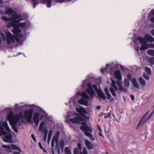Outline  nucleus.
I'll list each match as a JSON object with an SVG mask.
<instances>
[{"label": "nucleus", "instance_id": "obj_1", "mask_svg": "<svg viewBox=\"0 0 154 154\" xmlns=\"http://www.w3.org/2000/svg\"><path fill=\"white\" fill-rule=\"evenodd\" d=\"M6 14H9L11 16V18H8L4 15L2 17V20L7 22H10L7 26L8 27L12 26L14 27L13 29L12 30V32L15 35L19 37H21L22 35L21 34V30L19 29L21 27L23 29H26L30 26V23L28 21L21 23L17 24L20 21L23 20L21 15L18 14L17 12L13 11L11 8L7 9L5 12Z\"/></svg>", "mask_w": 154, "mask_h": 154}, {"label": "nucleus", "instance_id": "obj_2", "mask_svg": "<svg viewBox=\"0 0 154 154\" xmlns=\"http://www.w3.org/2000/svg\"><path fill=\"white\" fill-rule=\"evenodd\" d=\"M90 79L91 78H89V79H86L83 81L84 83L82 85V88H84L85 85L87 84L88 88L86 89V92L91 97L94 95L95 91H96L98 95L100 98H101L104 100H105L106 96L102 91L100 89L99 90L98 89L96 85L94 84L92 85L91 83L89 82Z\"/></svg>", "mask_w": 154, "mask_h": 154}, {"label": "nucleus", "instance_id": "obj_3", "mask_svg": "<svg viewBox=\"0 0 154 154\" xmlns=\"http://www.w3.org/2000/svg\"><path fill=\"white\" fill-rule=\"evenodd\" d=\"M76 110L82 115L78 114H75L74 115L76 116L73 118H70L69 119V121L74 123L78 124L83 121V118L87 119V117L85 114H87V112L85 109L80 107L79 108H77Z\"/></svg>", "mask_w": 154, "mask_h": 154}, {"label": "nucleus", "instance_id": "obj_4", "mask_svg": "<svg viewBox=\"0 0 154 154\" xmlns=\"http://www.w3.org/2000/svg\"><path fill=\"white\" fill-rule=\"evenodd\" d=\"M8 118L10 121V123L13 129L17 133L18 130L16 125L19 123V125L20 124V123L19 122V118L17 115H14L13 112H11L8 116Z\"/></svg>", "mask_w": 154, "mask_h": 154}, {"label": "nucleus", "instance_id": "obj_5", "mask_svg": "<svg viewBox=\"0 0 154 154\" xmlns=\"http://www.w3.org/2000/svg\"><path fill=\"white\" fill-rule=\"evenodd\" d=\"M33 113V110L32 109L26 110L24 112H20L18 114L15 115H17L19 118V120L20 119H26L28 122H31L32 119Z\"/></svg>", "mask_w": 154, "mask_h": 154}, {"label": "nucleus", "instance_id": "obj_6", "mask_svg": "<svg viewBox=\"0 0 154 154\" xmlns=\"http://www.w3.org/2000/svg\"><path fill=\"white\" fill-rule=\"evenodd\" d=\"M3 135L4 137H3V140L4 142L8 143H13L12 141V135L5 131L3 127L0 126V136Z\"/></svg>", "mask_w": 154, "mask_h": 154}, {"label": "nucleus", "instance_id": "obj_7", "mask_svg": "<svg viewBox=\"0 0 154 154\" xmlns=\"http://www.w3.org/2000/svg\"><path fill=\"white\" fill-rule=\"evenodd\" d=\"M114 74L118 80L116 81L117 84L118 86L119 90L121 91L126 92L127 89L122 87L121 85L122 83V76L119 70L116 71Z\"/></svg>", "mask_w": 154, "mask_h": 154}, {"label": "nucleus", "instance_id": "obj_8", "mask_svg": "<svg viewBox=\"0 0 154 154\" xmlns=\"http://www.w3.org/2000/svg\"><path fill=\"white\" fill-rule=\"evenodd\" d=\"M5 35L7 44L10 45L12 43H14V42L15 40H16L17 42L19 41L18 39L16 38L9 32H6L5 33Z\"/></svg>", "mask_w": 154, "mask_h": 154}, {"label": "nucleus", "instance_id": "obj_9", "mask_svg": "<svg viewBox=\"0 0 154 154\" xmlns=\"http://www.w3.org/2000/svg\"><path fill=\"white\" fill-rule=\"evenodd\" d=\"M149 113V112H147L143 115V116L137 125V127H138L139 126L142 125L146 120L149 119L154 114V109L148 117H147V116H148Z\"/></svg>", "mask_w": 154, "mask_h": 154}, {"label": "nucleus", "instance_id": "obj_10", "mask_svg": "<svg viewBox=\"0 0 154 154\" xmlns=\"http://www.w3.org/2000/svg\"><path fill=\"white\" fill-rule=\"evenodd\" d=\"M118 90V89L116 85L115 82L113 80H112V83L111 85V87L109 88V90L114 97L116 96V93H117Z\"/></svg>", "mask_w": 154, "mask_h": 154}, {"label": "nucleus", "instance_id": "obj_11", "mask_svg": "<svg viewBox=\"0 0 154 154\" xmlns=\"http://www.w3.org/2000/svg\"><path fill=\"white\" fill-rule=\"evenodd\" d=\"M60 132L59 131H57L55 136L53 137L51 142V146L53 148L54 146L55 142L56 143L55 147L57 148V146L58 145V139L59 137L60 134Z\"/></svg>", "mask_w": 154, "mask_h": 154}, {"label": "nucleus", "instance_id": "obj_12", "mask_svg": "<svg viewBox=\"0 0 154 154\" xmlns=\"http://www.w3.org/2000/svg\"><path fill=\"white\" fill-rule=\"evenodd\" d=\"M2 147L4 148L7 149L8 152H11V148L13 150H18L20 152H21L20 149L17 146L13 144H11V146L10 145H2Z\"/></svg>", "mask_w": 154, "mask_h": 154}, {"label": "nucleus", "instance_id": "obj_13", "mask_svg": "<svg viewBox=\"0 0 154 154\" xmlns=\"http://www.w3.org/2000/svg\"><path fill=\"white\" fill-rule=\"evenodd\" d=\"M82 125L83 126H81L80 127V129L82 130L84 133L85 131H89L90 132H92L93 130L89 126L86 125V124L85 122H82Z\"/></svg>", "mask_w": 154, "mask_h": 154}, {"label": "nucleus", "instance_id": "obj_14", "mask_svg": "<svg viewBox=\"0 0 154 154\" xmlns=\"http://www.w3.org/2000/svg\"><path fill=\"white\" fill-rule=\"evenodd\" d=\"M146 41L149 42H154V38L149 34H146L144 36Z\"/></svg>", "mask_w": 154, "mask_h": 154}, {"label": "nucleus", "instance_id": "obj_15", "mask_svg": "<svg viewBox=\"0 0 154 154\" xmlns=\"http://www.w3.org/2000/svg\"><path fill=\"white\" fill-rule=\"evenodd\" d=\"M85 146L88 149L90 150L94 148L93 145L89 141L85 140Z\"/></svg>", "mask_w": 154, "mask_h": 154}, {"label": "nucleus", "instance_id": "obj_16", "mask_svg": "<svg viewBox=\"0 0 154 154\" xmlns=\"http://www.w3.org/2000/svg\"><path fill=\"white\" fill-rule=\"evenodd\" d=\"M88 131H85L84 132L85 134L89 137L91 140L93 141L95 140V138L93 136V135L90 133L88 132Z\"/></svg>", "mask_w": 154, "mask_h": 154}, {"label": "nucleus", "instance_id": "obj_17", "mask_svg": "<svg viewBox=\"0 0 154 154\" xmlns=\"http://www.w3.org/2000/svg\"><path fill=\"white\" fill-rule=\"evenodd\" d=\"M78 103L87 106L88 103V101L87 100L83 98H82L78 101Z\"/></svg>", "mask_w": 154, "mask_h": 154}, {"label": "nucleus", "instance_id": "obj_18", "mask_svg": "<svg viewBox=\"0 0 154 154\" xmlns=\"http://www.w3.org/2000/svg\"><path fill=\"white\" fill-rule=\"evenodd\" d=\"M3 126L5 127L6 130L7 131L11 132L10 129L8 126L7 122L6 120H5L4 122H2Z\"/></svg>", "mask_w": 154, "mask_h": 154}, {"label": "nucleus", "instance_id": "obj_19", "mask_svg": "<svg viewBox=\"0 0 154 154\" xmlns=\"http://www.w3.org/2000/svg\"><path fill=\"white\" fill-rule=\"evenodd\" d=\"M39 114L38 113L35 112L33 115V119L34 121H39Z\"/></svg>", "mask_w": 154, "mask_h": 154}, {"label": "nucleus", "instance_id": "obj_20", "mask_svg": "<svg viewBox=\"0 0 154 154\" xmlns=\"http://www.w3.org/2000/svg\"><path fill=\"white\" fill-rule=\"evenodd\" d=\"M132 83L134 86L136 88L139 89L140 88L139 85L137 83L136 79L134 78L132 80Z\"/></svg>", "mask_w": 154, "mask_h": 154}, {"label": "nucleus", "instance_id": "obj_21", "mask_svg": "<svg viewBox=\"0 0 154 154\" xmlns=\"http://www.w3.org/2000/svg\"><path fill=\"white\" fill-rule=\"evenodd\" d=\"M44 4H47V6L48 8H50L51 6V0H42Z\"/></svg>", "mask_w": 154, "mask_h": 154}, {"label": "nucleus", "instance_id": "obj_22", "mask_svg": "<svg viewBox=\"0 0 154 154\" xmlns=\"http://www.w3.org/2000/svg\"><path fill=\"white\" fill-rule=\"evenodd\" d=\"M137 40L139 41L140 43H146V41L145 38H142L140 36H139L137 38Z\"/></svg>", "mask_w": 154, "mask_h": 154}, {"label": "nucleus", "instance_id": "obj_23", "mask_svg": "<svg viewBox=\"0 0 154 154\" xmlns=\"http://www.w3.org/2000/svg\"><path fill=\"white\" fill-rule=\"evenodd\" d=\"M6 40L5 36L4 33H1L0 34V44L2 42V41L5 42Z\"/></svg>", "mask_w": 154, "mask_h": 154}, {"label": "nucleus", "instance_id": "obj_24", "mask_svg": "<svg viewBox=\"0 0 154 154\" xmlns=\"http://www.w3.org/2000/svg\"><path fill=\"white\" fill-rule=\"evenodd\" d=\"M149 48V45L147 44L146 43L142 44L141 45L140 50H145Z\"/></svg>", "mask_w": 154, "mask_h": 154}, {"label": "nucleus", "instance_id": "obj_25", "mask_svg": "<svg viewBox=\"0 0 154 154\" xmlns=\"http://www.w3.org/2000/svg\"><path fill=\"white\" fill-rule=\"evenodd\" d=\"M44 126V122H42L40 124L39 128V131L41 132L42 131Z\"/></svg>", "mask_w": 154, "mask_h": 154}, {"label": "nucleus", "instance_id": "obj_26", "mask_svg": "<svg viewBox=\"0 0 154 154\" xmlns=\"http://www.w3.org/2000/svg\"><path fill=\"white\" fill-rule=\"evenodd\" d=\"M139 80L140 84L143 86H144L145 85L146 82L142 77H140L139 79Z\"/></svg>", "mask_w": 154, "mask_h": 154}, {"label": "nucleus", "instance_id": "obj_27", "mask_svg": "<svg viewBox=\"0 0 154 154\" xmlns=\"http://www.w3.org/2000/svg\"><path fill=\"white\" fill-rule=\"evenodd\" d=\"M65 152L66 154H72L71 149L68 147H65Z\"/></svg>", "mask_w": 154, "mask_h": 154}, {"label": "nucleus", "instance_id": "obj_28", "mask_svg": "<svg viewBox=\"0 0 154 154\" xmlns=\"http://www.w3.org/2000/svg\"><path fill=\"white\" fill-rule=\"evenodd\" d=\"M76 102V97H74L71 98L69 100V103L70 104H74Z\"/></svg>", "mask_w": 154, "mask_h": 154}, {"label": "nucleus", "instance_id": "obj_29", "mask_svg": "<svg viewBox=\"0 0 154 154\" xmlns=\"http://www.w3.org/2000/svg\"><path fill=\"white\" fill-rule=\"evenodd\" d=\"M82 96L86 99L87 100H88L89 98V97L88 95L85 92H83L82 94Z\"/></svg>", "mask_w": 154, "mask_h": 154}, {"label": "nucleus", "instance_id": "obj_30", "mask_svg": "<svg viewBox=\"0 0 154 154\" xmlns=\"http://www.w3.org/2000/svg\"><path fill=\"white\" fill-rule=\"evenodd\" d=\"M147 53L149 54L154 56V50L152 49H149L147 51Z\"/></svg>", "mask_w": 154, "mask_h": 154}, {"label": "nucleus", "instance_id": "obj_31", "mask_svg": "<svg viewBox=\"0 0 154 154\" xmlns=\"http://www.w3.org/2000/svg\"><path fill=\"white\" fill-rule=\"evenodd\" d=\"M124 84L125 86L128 87L130 85L129 80L127 79H125L124 80Z\"/></svg>", "mask_w": 154, "mask_h": 154}, {"label": "nucleus", "instance_id": "obj_32", "mask_svg": "<svg viewBox=\"0 0 154 154\" xmlns=\"http://www.w3.org/2000/svg\"><path fill=\"white\" fill-rule=\"evenodd\" d=\"M145 71L146 73L149 75H150L151 74V70L149 68L146 67L145 69Z\"/></svg>", "mask_w": 154, "mask_h": 154}, {"label": "nucleus", "instance_id": "obj_33", "mask_svg": "<svg viewBox=\"0 0 154 154\" xmlns=\"http://www.w3.org/2000/svg\"><path fill=\"white\" fill-rule=\"evenodd\" d=\"M64 144V141L63 140H61L60 142V146L62 149H63Z\"/></svg>", "mask_w": 154, "mask_h": 154}, {"label": "nucleus", "instance_id": "obj_34", "mask_svg": "<svg viewBox=\"0 0 154 154\" xmlns=\"http://www.w3.org/2000/svg\"><path fill=\"white\" fill-rule=\"evenodd\" d=\"M149 62L152 64H154V57H150L148 60Z\"/></svg>", "mask_w": 154, "mask_h": 154}, {"label": "nucleus", "instance_id": "obj_35", "mask_svg": "<svg viewBox=\"0 0 154 154\" xmlns=\"http://www.w3.org/2000/svg\"><path fill=\"white\" fill-rule=\"evenodd\" d=\"M48 131L47 130L44 133L43 140L45 142L46 141V139H47V134H48Z\"/></svg>", "mask_w": 154, "mask_h": 154}, {"label": "nucleus", "instance_id": "obj_36", "mask_svg": "<svg viewBox=\"0 0 154 154\" xmlns=\"http://www.w3.org/2000/svg\"><path fill=\"white\" fill-rule=\"evenodd\" d=\"M109 64H106V67L104 69H100V71L102 73H103L105 71H106L108 67V66H109Z\"/></svg>", "mask_w": 154, "mask_h": 154}, {"label": "nucleus", "instance_id": "obj_37", "mask_svg": "<svg viewBox=\"0 0 154 154\" xmlns=\"http://www.w3.org/2000/svg\"><path fill=\"white\" fill-rule=\"evenodd\" d=\"M80 154H88V152L86 148L84 147L83 148V152H81Z\"/></svg>", "mask_w": 154, "mask_h": 154}, {"label": "nucleus", "instance_id": "obj_38", "mask_svg": "<svg viewBox=\"0 0 154 154\" xmlns=\"http://www.w3.org/2000/svg\"><path fill=\"white\" fill-rule=\"evenodd\" d=\"M149 75L148 74H146L145 73H143V76L146 79L149 80Z\"/></svg>", "mask_w": 154, "mask_h": 154}, {"label": "nucleus", "instance_id": "obj_39", "mask_svg": "<svg viewBox=\"0 0 154 154\" xmlns=\"http://www.w3.org/2000/svg\"><path fill=\"white\" fill-rule=\"evenodd\" d=\"M53 132L51 130H50L49 131L48 136V137L51 138Z\"/></svg>", "mask_w": 154, "mask_h": 154}, {"label": "nucleus", "instance_id": "obj_40", "mask_svg": "<svg viewBox=\"0 0 154 154\" xmlns=\"http://www.w3.org/2000/svg\"><path fill=\"white\" fill-rule=\"evenodd\" d=\"M74 154H79V150L77 148H75L74 149Z\"/></svg>", "mask_w": 154, "mask_h": 154}, {"label": "nucleus", "instance_id": "obj_41", "mask_svg": "<svg viewBox=\"0 0 154 154\" xmlns=\"http://www.w3.org/2000/svg\"><path fill=\"white\" fill-rule=\"evenodd\" d=\"M33 1V7L35 8L36 5L38 4V3L35 2V0H32Z\"/></svg>", "mask_w": 154, "mask_h": 154}, {"label": "nucleus", "instance_id": "obj_42", "mask_svg": "<svg viewBox=\"0 0 154 154\" xmlns=\"http://www.w3.org/2000/svg\"><path fill=\"white\" fill-rule=\"evenodd\" d=\"M106 94L107 96V99H111V96L109 92Z\"/></svg>", "mask_w": 154, "mask_h": 154}, {"label": "nucleus", "instance_id": "obj_43", "mask_svg": "<svg viewBox=\"0 0 154 154\" xmlns=\"http://www.w3.org/2000/svg\"><path fill=\"white\" fill-rule=\"evenodd\" d=\"M78 147L80 150H81L82 149V147L81 144L80 143H78Z\"/></svg>", "mask_w": 154, "mask_h": 154}, {"label": "nucleus", "instance_id": "obj_44", "mask_svg": "<svg viewBox=\"0 0 154 154\" xmlns=\"http://www.w3.org/2000/svg\"><path fill=\"white\" fill-rule=\"evenodd\" d=\"M31 137L33 139V140L35 142H36V139L34 134H31Z\"/></svg>", "mask_w": 154, "mask_h": 154}, {"label": "nucleus", "instance_id": "obj_45", "mask_svg": "<svg viewBox=\"0 0 154 154\" xmlns=\"http://www.w3.org/2000/svg\"><path fill=\"white\" fill-rule=\"evenodd\" d=\"M104 91L105 93V94L107 93L108 92H109L108 90V88H105L104 89Z\"/></svg>", "mask_w": 154, "mask_h": 154}, {"label": "nucleus", "instance_id": "obj_46", "mask_svg": "<svg viewBox=\"0 0 154 154\" xmlns=\"http://www.w3.org/2000/svg\"><path fill=\"white\" fill-rule=\"evenodd\" d=\"M39 121H34L35 125L36 127H37L39 123Z\"/></svg>", "mask_w": 154, "mask_h": 154}, {"label": "nucleus", "instance_id": "obj_47", "mask_svg": "<svg viewBox=\"0 0 154 154\" xmlns=\"http://www.w3.org/2000/svg\"><path fill=\"white\" fill-rule=\"evenodd\" d=\"M66 1H68V0H58V2H60V3H61Z\"/></svg>", "mask_w": 154, "mask_h": 154}, {"label": "nucleus", "instance_id": "obj_48", "mask_svg": "<svg viewBox=\"0 0 154 154\" xmlns=\"http://www.w3.org/2000/svg\"><path fill=\"white\" fill-rule=\"evenodd\" d=\"M149 48H154V44L153 43H150L149 44Z\"/></svg>", "mask_w": 154, "mask_h": 154}, {"label": "nucleus", "instance_id": "obj_49", "mask_svg": "<svg viewBox=\"0 0 154 154\" xmlns=\"http://www.w3.org/2000/svg\"><path fill=\"white\" fill-rule=\"evenodd\" d=\"M58 146H57V149L56 148V149H57V153L58 154H60V149L58 148Z\"/></svg>", "mask_w": 154, "mask_h": 154}, {"label": "nucleus", "instance_id": "obj_50", "mask_svg": "<svg viewBox=\"0 0 154 154\" xmlns=\"http://www.w3.org/2000/svg\"><path fill=\"white\" fill-rule=\"evenodd\" d=\"M38 145H39V146L40 147V148L42 149H43V147L42 146V145H41V143L40 142H39L38 143Z\"/></svg>", "mask_w": 154, "mask_h": 154}, {"label": "nucleus", "instance_id": "obj_51", "mask_svg": "<svg viewBox=\"0 0 154 154\" xmlns=\"http://www.w3.org/2000/svg\"><path fill=\"white\" fill-rule=\"evenodd\" d=\"M51 151L52 154H54V150L53 148H52L51 149Z\"/></svg>", "mask_w": 154, "mask_h": 154}, {"label": "nucleus", "instance_id": "obj_52", "mask_svg": "<svg viewBox=\"0 0 154 154\" xmlns=\"http://www.w3.org/2000/svg\"><path fill=\"white\" fill-rule=\"evenodd\" d=\"M97 128L98 130L100 131H102V130H101L100 126L99 125L97 126Z\"/></svg>", "mask_w": 154, "mask_h": 154}, {"label": "nucleus", "instance_id": "obj_53", "mask_svg": "<svg viewBox=\"0 0 154 154\" xmlns=\"http://www.w3.org/2000/svg\"><path fill=\"white\" fill-rule=\"evenodd\" d=\"M51 138H48L47 142L48 143V144H49L50 143V141L51 140Z\"/></svg>", "mask_w": 154, "mask_h": 154}, {"label": "nucleus", "instance_id": "obj_54", "mask_svg": "<svg viewBox=\"0 0 154 154\" xmlns=\"http://www.w3.org/2000/svg\"><path fill=\"white\" fill-rule=\"evenodd\" d=\"M131 97L132 100H134V95H131Z\"/></svg>", "mask_w": 154, "mask_h": 154}, {"label": "nucleus", "instance_id": "obj_55", "mask_svg": "<svg viewBox=\"0 0 154 154\" xmlns=\"http://www.w3.org/2000/svg\"><path fill=\"white\" fill-rule=\"evenodd\" d=\"M151 33L152 35L154 36V29H153L151 30Z\"/></svg>", "mask_w": 154, "mask_h": 154}, {"label": "nucleus", "instance_id": "obj_56", "mask_svg": "<svg viewBox=\"0 0 154 154\" xmlns=\"http://www.w3.org/2000/svg\"><path fill=\"white\" fill-rule=\"evenodd\" d=\"M140 48L139 47H138L136 49V51H137V53L138 54H139V53L138 52V51H139V50H140Z\"/></svg>", "mask_w": 154, "mask_h": 154}, {"label": "nucleus", "instance_id": "obj_57", "mask_svg": "<svg viewBox=\"0 0 154 154\" xmlns=\"http://www.w3.org/2000/svg\"><path fill=\"white\" fill-rule=\"evenodd\" d=\"M13 154H21L20 152L17 151H14Z\"/></svg>", "mask_w": 154, "mask_h": 154}, {"label": "nucleus", "instance_id": "obj_58", "mask_svg": "<svg viewBox=\"0 0 154 154\" xmlns=\"http://www.w3.org/2000/svg\"><path fill=\"white\" fill-rule=\"evenodd\" d=\"M150 20L151 22L154 23V17H152Z\"/></svg>", "mask_w": 154, "mask_h": 154}, {"label": "nucleus", "instance_id": "obj_59", "mask_svg": "<svg viewBox=\"0 0 154 154\" xmlns=\"http://www.w3.org/2000/svg\"><path fill=\"white\" fill-rule=\"evenodd\" d=\"M127 76L128 78L130 79L131 77V75L130 74H128L127 75Z\"/></svg>", "mask_w": 154, "mask_h": 154}, {"label": "nucleus", "instance_id": "obj_60", "mask_svg": "<svg viewBox=\"0 0 154 154\" xmlns=\"http://www.w3.org/2000/svg\"><path fill=\"white\" fill-rule=\"evenodd\" d=\"M150 13L151 14H153V15L154 16V10H151Z\"/></svg>", "mask_w": 154, "mask_h": 154}, {"label": "nucleus", "instance_id": "obj_61", "mask_svg": "<svg viewBox=\"0 0 154 154\" xmlns=\"http://www.w3.org/2000/svg\"><path fill=\"white\" fill-rule=\"evenodd\" d=\"M76 95H80L81 94V92H77L76 93Z\"/></svg>", "mask_w": 154, "mask_h": 154}, {"label": "nucleus", "instance_id": "obj_62", "mask_svg": "<svg viewBox=\"0 0 154 154\" xmlns=\"http://www.w3.org/2000/svg\"><path fill=\"white\" fill-rule=\"evenodd\" d=\"M101 131H100L99 133V135L100 136L102 137H103V136L102 135V133L101 132Z\"/></svg>", "mask_w": 154, "mask_h": 154}, {"label": "nucleus", "instance_id": "obj_63", "mask_svg": "<svg viewBox=\"0 0 154 154\" xmlns=\"http://www.w3.org/2000/svg\"><path fill=\"white\" fill-rule=\"evenodd\" d=\"M15 106L16 108L18 106V104H16L15 105Z\"/></svg>", "mask_w": 154, "mask_h": 154}, {"label": "nucleus", "instance_id": "obj_64", "mask_svg": "<svg viewBox=\"0 0 154 154\" xmlns=\"http://www.w3.org/2000/svg\"><path fill=\"white\" fill-rule=\"evenodd\" d=\"M100 108V106H98L97 107V109H99Z\"/></svg>", "mask_w": 154, "mask_h": 154}]
</instances>
